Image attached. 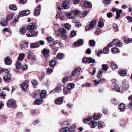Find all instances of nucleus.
I'll list each match as a JSON object with an SVG mask.
<instances>
[{"label":"nucleus","mask_w":132,"mask_h":132,"mask_svg":"<svg viewBox=\"0 0 132 132\" xmlns=\"http://www.w3.org/2000/svg\"><path fill=\"white\" fill-rule=\"evenodd\" d=\"M91 85L90 83H89L87 82L86 83L84 84H83L82 85V87H90Z\"/></svg>","instance_id":"obj_54"},{"label":"nucleus","mask_w":132,"mask_h":132,"mask_svg":"<svg viewBox=\"0 0 132 132\" xmlns=\"http://www.w3.org/2000/svg\"><path fill=\"white\" fill-rule=\"evenodd\" d=\"M108 47L103 48V52L104 54H106L108 51Z\"/></svg>","instance_id":"obj_59"},{"label":"nucleus","mask_w":132,"mask_h":132,"mask_svg":"<svg viewBox=\"0 0 132 132\" xmlns=\"http://www.w3.org/2000/svg\"><path fill=\"white\" fill-rule=\"evenodd\" d=\"M28 82L26 80L21 85V88L22 89L23 91L25 92L28 90Z\"/></svg>","instance_id":"obj_2"},{"label":"nucleus","mask_w":132,"mask_h":132,"mask_svg":"<svg viewBox=\"0 0 132 132\" xmlns=\"http://www.w3.org/2000/svg\"><path fill=\"white\" fill-rule=\"evenodd\" d=\"M92 125V128H95L97 125L98 123L97 122H95L94 121H92L90 122Z\"/></svg>","instance_id":"obj_37"},{"label":"nucleus","mask_w":132,"mask_h":132,"mask_svg":"<svg viewBox=\"0 0 132 132\" xmlns=\"http://www.w3.org/2000/svg\"><path fill=\"white\" fill-rule=\"evenodd\" d=\"M46 93V91L45 90H43L40 95L41 97L44 98L45 97Z\"/></svg>","instance_id":"obj_30"},{"label":"nucleus","mask_w":132,"mask_h":132,"mask_svg":"<svg viewBox=\"0 0 132 132\" xmlns=\"http://www.w3.org/2000/svg\"><path fill=\"white\" fill-rule=\"evenodd\" d=\"M24 53H21L19 54L18 57V60L19 61H21L24 58Z\"/></svg>","instance_id":"obj_36"},{"label":"nucleus","mask_w":132,"mask_h":132,"mask_svg":"<svg viewBox=\"0 0 132 132\" xmlns=\"http://www.w3.org/2000/svg\"><path fill=\"white\" fill-rule=\"evenodd\" d=\"M92 119V117H90L87 119H84V120H83V121L84 123H87L88 121L91 120Z\"/></svg>","instance_id":"obj_43"},{"label":"nucleus","mask_w":132,"mask_h":132,"mask_svg":"<svg viewBox=\"0 0 132 132\" xmlns=\"http://www.w3.org/2000/svg\"><path fill=\"white\" fill-rule=\"evenodd\" d=\"M81 69L79 68H78L74 69L72 73V76H76L80 73Z\"/></svg>","instance_id":"obj_7"},{"label":"nucleus","mask_w":132,"mask_h":132,"mask_svg":"<svg viewBox=\"0 0 132 132\" xmlns=\"http://www.w3.org/2000/svg\"><path fill=\"white\" fill-rule=\"evenodd\" d=\"M112 11L113 12H117L116 13L117 16L115 17L116 19H118L119 18L120 16V13H121L122 12V10L121 9L118 10L117 9L114 8H112Z\"/></svg>","instance_id":"obj_3"},{"label":"nucleus","mask_w":132,"mask_h":132,"mask_svg":"<svg viewBox=\"0 0 132 132\" xmlns=\"http://www.w3.org/2000/svg\"><path fill=\"white\" fill-rule=\"evenodd\" d=\"M110 64L111 67L113 70H115L118 68V65L115 64L114 62H112L110 63Z\"/></svg>","instance_id":"obj_25"},{"label":"nucleus","mask_w":132,"mask_h":132,"mask_svg":"<svg viewBox=\"0 0 132 132\" xmlns=\"http://www.w3.org/2000/svg\"><path fill=\"white\" fill-rule=\"evenodd\" d=\"M63 97H59L57 99H56L55 103L56 104L60 105L62 104L63 102Z\"/></svg>","instance_id":"obj_13"},{"label":"nucleus","mask_w":132,"mask_h":132,"mask_svg":"<svg viewBox=\"0 0 132 132\" xmlns=\"http://www.w3.org/2000/svg\"><path fill=\"white\" fill-rule=\"evenodd\" d=\"M5 64L7 65H9L12 63V60L10 59V57L9 56H7L5 57L4 59Z\"/></svg>","instance_id":"obj_16"},{"label":"nucleus","mask_w":132,"mask_h":132,"mask_svg":"<svg viewBox=\"0 0 132 132\" xmlns=\"http://www.w3.org/2000/svg\"><path fill=\"white\" fill-rule=\"evenodd\" d=\"M98 126L99 127H103L105 126V125L103 122L101 121L98 123Z\"/></svg>","instance_id":"obj_48"},{"label":"nucleus","mask_w":132,"mask_h":132,"mask_svg":"<svg viewBox=\"0 0 132 132\" xmlns=\"http://www.w3.org/2000/svg\"><path fill=\"white\" fill-rule=\"evenodd\" d=\"M6 95V94L3 91H2L1 93H0V97H1L3 96V98L4 99L5 98V96Z\"/></svg>","instance_id":"obj_56"},{"label":"nucleus","mask_w":132,"mask_h":132,"mask_svg":"<svg viewBox=\"0 0 132 132\" xmlns=\"http://www.w3.org/2000/svg\"><path fill=\"white\" fill-rule=\"evenodd\" d=\"M88 60L89 61L88 63H94L95 62V60L94 59H93L90 57L88 58Z\"/></svg>","instance_id":"obj_47"},{"label":"nucleus","mask_w":132,"mask_h":132,"mask_svg":"<svg viewBox=\"0 0 132 132\" xmlns=\"http://www.w3.org/2000/svg\"><path fill=\"white\" fill-rule=\"evenodd\" d=\"M75 87L74 84L73 83H70L67 85V88L70 91L72 89Z\"/></svg>","instance_id":"obj_23"},{"label":"nucleus","mask_w":132,"mask_h":132,"mask_svg":"<svg viewBox=\"0 0 132 132\" xmlns=\"http://www.w3.org/2000/svg\"><path fill=\"white\" fill-rule=\"evenodd\" d=\"M69 130V128L67 127L63 128L60 130V132H67Z\"/></svg>","instance_id":"obj_44"},{"label":"nucleus","mask_w":132,"mask_h":132,"mask_svg":"<svg viewBox=\"0 0 132 132\" xmlns=\"http://www.w3.org/2000/svg\"><path fill=\"white\" fill-rule=\"evenodd\" d=\"M50 52V51L48 49L45 48H44L42 51L43 54L46 57H47L49 56L48 54Z\"/></svg>","instance_id":"obj_8"},{"label":"nucleus","mask_w":132,"mask_h":132,"mask_svg":"<svg viewBox=\"0 0 132 132\" xmlns=\"http://www.w3.org/2000/svg\"><path fill=\"white\" fill-rule=\"evenodd\" d=\"M39 46V44L38 43H35L30 44V46L31 48H38Z\"/></svg>","instance_id":"obj_22"},{"label":"nucleus","mask_w":132,"mask_h":132,"mask_svg":"<svg viewBox=\"0 0 132 132\" xmlns=\"http://www.w3.org/2000/svg\"><path fill=\"white\" fill-rule=\"evenodd\" d=\"M65 14L67 17L70 19H73L75 18V16L72 12H66Z\"/></svg>","instance_id":"obj_14"},{"label":"nucleus","mask_w":132,"mask_h":132,"mask_svg":"<svg viewBox=\"0 0 132 132\" xmlns=\"http://www.w3.org/2000/svg\"><path fill=\"white\" fill-rule=\"evenodd\" d=\"M83 41L82 39H79L76 42L74 43V45L76 47H78L82 45L83 43Z\"/></svg>","instance_id":"obj_10"},{"label":"nucleus","mask_w":132,"mask_h":132,"mask_svg":"<svg viewBox=\"0 0 132 132\" xmlns=\"http://www.w3.org/2000/svg\"><path fill=\"white\" fill-rule=\"evenodd\" d=\"M58 32L61 34L60 35H61L65 33L66 30L64 28H62V29L60 28Z\"/></svg>","instance_id":"obj_35"},{"label":"nucleus","mask_w":132,"mask_h":132,"mask_svg":"<svg viewBox=\"0 0 132 132\" xmlns=\"http://www.w3.org/2000/svg\"><path fill=\"white\" fill-rule=\"evenodd\" d=\"M37 75L39 80H42L43 79L45 76V74L44 72H38L37 73Z\"/></svg>","instance_id":"obj_15"},{"label":"nucleus","mask_w":132,"mask_h":132,"mask_svg":"<svg viewBox=\"0 0 132 132\" xmlns=\"http://www.w3.org/2000/svg\"><path fill=\"white\" fill-rule=\"evenodd\" d=\"M70 123L68 121H64L62 124V126L64 127H67V126L70 125Z\"/></svg>","instance_id":"obj_55"},{"label":"nucleus","mask_w":132,"mask_h":132,"mask_svg":"<svg viewBox=\"0 0 132 132\" xmlns=\"http://www.w3.org/2000/svg\"><path fill=\"white\" fill-rule=\"evenodd\" d=\"M84 5L85 6L88 8H91L92 7L91 3L88 1H85L84 3Z\"/></svg>","instance_id":"obj_18"},{"label":"nucleus","mask_w":132,"mask_h":132,"mask_svg":"<svg viewBox=\"0 0 132 132\" xmlns=\"http://www.w3.org/2000/svg\"><path fill=\"white\" fill-rule=\"evenodd\" d=\"M130 40L128 38H126L124 40V42L126 44H128L129 42H130Z\"/></svg>","instance_id":"obj_62"},{"label":"nucleus","mask_w":132,"mask_h":132,"mask_svg":"<svg viewBox=\"0 0 132 132\" xmlns=\"http://www.w3.org/2000/svg\"><path fill=\"white\" fill-rule=\"evenodd\" d=\"M76 128V127L74 126H72L69 129V130L70 131V132H73L75 131V129Z\"/></svg>","instance_id":"obj_60"},{"label":"nucleus","mask_w":132,"mask_h":132,"mask_svg":"<svg viewBox=\"0 0 132 132\" xmlns=\"http://www.w3.org/2000/svg\"><path fill=\"white\" fill-rule=\"evenodd\" d=\"M28 45V42H25L23 43V44L20 45V48L21 49L25 48L27 47Z\"/></svg>","instance_id":"obj_28"},{"label":"nucleus","mask_w":132,"mask_h":132,"mask_svg":"<svg viewBox=\"0 0 132 132\" xmlns=\"http://www.w3.org/2000/svg\"><path fill=\"white\" fill-rule=\"evenodd\" d=\"M40 9V5H38L37 9L35 10L34 12V14L36 16H38L39 15Z\"/></svg>","instance_id":"obj_12"},{"label":"nucleus","mask_w":132,"mask_h":132,"mask_svg":"<svg viewBox=\"0 0 132 132\" xmlns=\"http://www.w3.org/2000/svg\"><path fill=\"white\" fill-rule=\"evenodd\" d=\"M63 93L64 94L67 95L68 93H70L71 91L67 88H65L63 89Z\"/></svg>","instance_id":"obj_33"},{"label":"nucleus","mask_w":132,"mask_h":132,"mask_svg":"<svg viewBox=\"0 0 132 132\" xmlns=\"http://www.w3.org/2000/svg\"><path fill=\"white\" fill-rule=\"evenodd\" d=\"M19 18V16L18 15H16L15 16L14 19H13V21L14 22H16L18 20V19Z\"/></svg>","instance_id":"obj_61"},{"label":"nucleus","mask_w":132,"mask_h":132,"mask_svg":"<svg viewBox=\"0 0 132 132\" xmlns=\"http://www.w3.org/2000/svg\"><path fill=\"white\" fill-rule=\"evenodd\" d=\"M63 54L61 53H58L57 55V58L59 59H61L63 57Z\"/></svg>","instance_id":"obj_52"},{"label":"nucleus","mask_w":132,"mask_h":132,"mask_svg":"<svg viewBox=\"0 0 132 132\" xmlns=\"http://www.w3.org/2000/svg\"><path fill=\"white\" fill-rule=\"evenodd\" d=\"M28 54L27 56V57L30 59H31L33 61H35L36 60V59L35 57L32 55H30V53L28 52Z\"/></svg>","instance_id":"obj_40"},{"label":"nucleus","mask_w":132,"mask_h":132,"mask_svg":"<svg viewBox=\"0 0 132 132\" xmlns=\"http://www.w3.org/2000/svg\"><path fill=\"white\" fill-rule=\"evenodd\" d=\"M19 32L20 34H22L24 33L25 31V27L23 26L20 28L19 30Z\"/></svg>","instance_id":"obj_46"},{"label":"nucleus","mask_w":132,"mask_h":132,"mask_svg":"<svg viewBox=\"0 0 132 132\" xmlns=\"http://www.w3.org/2000/svg\"><path fill=\"white\" fill-rule=\"evenodd\" d=\"M125 107V106L124 104L123 103H121L120 104L118 107V108L120 110V111L123 112L124 111Z\"/></svg>","instance_id":"obj_24"},{"label":"nucleus","mask_w":132,"mask_h":132,"mask_svg":"<svg viewBox=\"0 0 132 132\" xmlns=\"http://www.w3.org/2000/svg\"><path fill=\"white\" fill-rule=\"evenodd\" d=\"M111 51L114 54H116L120 52V51L116 47L113 48L112 49Z\"/></svg>","instance_id":"obj_32"},{"label":"nucleus","mask_w":132,"mask_h":132,"mask_svg":"<svg viewBox=\"0 0 132 132\" xmlns=\"http://www.w3.org/2000/svg\"><path fill=\"white\" fill-rule=\"evenodd\" d=\"M73 13L74 14V15L76 16H79L80 17H81V12L77 10H75L73 11Z\"/></svg>","instance_id":"obj_21"},{"label":"nucleus","mask_w":132,"mask_h":132,"mask_svg":"<svg viewBox=\"0 0 132 132\" xmlns=\"http://www.w3.org/2000/svg\"><path fill=\"white\" fill-rule=\"evenodd\" d=\"M102 116V114L99 113L98 114H96L94 113L93 116V119L95 120H97L99 119Z\"/></svg>","instance_id":"obj_19"},{"label":"nucleus","mask_w":132,"mask_h":132,"mask_svg":"<svg viewBox=\"0 0 132 132\" xmlns=\"http://www.w3.org/2000/svg\"><path fill=\"white\" fill-rule=\"evenodd\" d=\"M56 65V62L55 61H51L50 63V66L52 67H54Z\"/></svg>","instance_id":"obj_39"},{"label":"nucleus","mask_w":132,"mask_h":132,"mask_svg":"<svg viewBox=\"0 0 132 132\" xmlns=\"http://www.w3.org/2000/svg\"><path fill=\"white\" fill-rule=\"evenodd\" d=\"M14 15L11 13L7 15L6 18V20L7 21H8L11 20L13 17Z\"/></svg>","instance_id":"obj_31"},{"label":"nucleus","mask_w":132,"mask_h":132,"mask_svg":"<svg viewBox=\"0 0 132 132\" xmlns=\"http://www.w3.org/2000/svg\"><path fill=\"white\" fill-rule=\"evenodd\" d=\"M31 83L34 86H36L38 84V82L36 80H32L31 81Z\"/></svg>","instance_id":"obj_49"},{"label":"nucleus","mask_w":132,"mask_h":132,"mask_svg":"<svg viewBox=\"0 0 132 132\" xmlns=\"http://www.w3.org/2000/svg\"><path fill=\"white\" fill-rule=\"evenodd\" d=\"M114 89L117 92H119L120 91V88L118 85L117 84L115 85Z\"/></svg>","instance_id":"obj_57"},{"label":"nucleus","mask_w":132,"mask_h":132,"mask_svg":"<svg viewBox=\"0 0 132 132\" xmlns=\"http://www.w3.org/2000/svg\"><path fill=\"white\" fill-rule=\"evenodd\" d=\"M30 13V11L27 10L26 11H21L19 12V16L22 17L24 16L28 15Z\"/></svg>","instance_id":"obj_5"},{"label":"nucleus","mask_w":132,"mask_h":132,"mask_svg":"<svg viewBox=\"0 0 132 132\" xmlns=\"http://www.w3.org/2000/svg\"><path fill=\"white\" fill-rule=\"evenodd\" d=\"M104 26L103 22L101 21H100L98 23V26L99 27L101 28Z\"/></svg>","instance_id":"obj_50"},{"label":"nucleus","mask_w":132,"mask_h":132,"mask_svg":"<svg viewBox=\"0 0 132 132\" xmlns=\"http://www.w3.org/2000/svg\"><path fill=\"white\" fill-rule=\"evenodd\" d=\"M27 28L28 30L30 31H33L35 29H36L37 27H35L34 23H31L28 24L27 26Z\"/></svg>","instance_id":"obj_4"},{"label":"nucleus","mask_w":132,"mask_h":132,"mask_svg":"<svg viewBox=\"0 0 132 132\" xmlns=\"http://www.w3.org/2000/svg\"><path fill=\"white\" fill-rule=\"evenodd\" d=\"M127 71L125 70H120L119 71V73L121 76L124 77L126 76Z\"/></svg>","instance_id":"obj_20"},{"label":"nucleus","mask_w":132,"mask_h":132,"mask_svg":"<svg viewBox=\"0 0 132 132\" xmlns=\"http://www.w3.org/2000/svg\"><path fill=\"white\" fill-rule=\"evenodd\" d=\"M90 46H94L95 45V42L94 40H90L89 41Z\"/></svg>","instance_id":"obj_42"},{"label":"nucleus","mask_w":132,"mask_h":132,"mask_svg":"<svg viewBox=\"0 0 132 132\" xmlns=\"http://www.w3.org/2000/svg\"><path fill=\"white\" fill-rule=\"evenodd\" d=\"M43 101V100L41 98L37 99L35 101V103L37 105H39Z\"/></svg>","instance_id":"obj_29"},{"label":"nucleus","mask_w":132,"mask_h":132,"mask_svg":"<svg viewBox=\"0 0 132 132\" xmlns=\"http://www.w3.org/2000/svg\"><path fill=\"white\" fill-rule=\"evenodd\" d=\"M46 39L48 42L50 43H52L54 40L50 36L46 37Z\"/></svg>","instance_id":"obj_38"},{"label":"nucleus","mask_w":132,"mask_h":132,"mask_svg":"<svg viewBox=\"0 0 132 132\" xmlns=\"http://www.w3.org/2000/svg\"><path fill=\"white\" fill-rule=\"evenodd\" d=\"M9 8L11 10H17V7L14 4L10 5L9 6Z\"/></svg>","instance_id":"obj_34"},{"label":"nucleus","mask_w":132,"mask_h":132,"mask_svg":"<svg viewBox=\"0 0 132 132\" xmlns=\"http://www.w3.org/2000/svg\"><path fill=\"white\" fill-rule=\"evenodd\" d=\"M76 31L74 30H72L71 32L70 36L71 38H72L76 36Z\"/></svg>","instance_id":"obj_45"},{"label":"nucleus","mask_w":132,"mask_h":132,"mask_svg":"<svg viewBox=\"0 0 132 132\" xmlns=\"http://www.w3.org/2000/svg\"><path fill=\"white\" fill-rule=\"evenodd\" d=\"M69 1H64L63 2L62 5L64 9H67L69 7Z\"/></svg>","instance_id":"obj_9"},{"label":"nucleus","mask_w":132,"mask_h":132,"mask_svg":"<svg viewBox=\"0 0 132 132\" xmlns=\"http://www.w3.org/2000/svg\"><path fill=\"white\" fill-rule=\"evenodd\" d=\"M61 91L62 90L61 88V86H60L56 87L54 89L50 91V93L53 94L55 93L56 92L58 93H60L61 92Z\"/></svg>","instance_id":"obj_6"},{"label":"nucleus","mask_w":132,"mask_h":132,"mask_svg":"<svg viewBox=\"0 0 132 132\" xmlns=\"http://www.w3.org/2000/svg\"><path fill=\"white\" fill-rule=\"evenodd\" d=\"M1 24L3 26H5L7 25V23L6 21H4L1 22Z\"/></svg>","instance_id":"obj_64"},{"label":"nucleus","mask_w":132,"mask_h":132,"mask_svg":"<svg viewBox=\"0 0 132 132\" xmlns=\"http://www.w3.org/2000/svg\"><path fill=\"white\" fill-rule=\"evenodd\" d=\"M6 104L8 108H13L14 109H15L16 107L15 101L12 99L9 100Z\"/></svg>","instance_id":"obj_1"},{"label":"nucleus","mask_w":132,"mask_h":132,"mask_svg":"<svg viewBox=\"0 0 132 132\" xmlns=\"http://www.w3.org/2000/svg\"><path fill=\"white\" fill-rule=\"evenodd\" d=\"M87 14V11L86 10H85L83 12L82 14H81V17H82L83 18L85 17L86 16Z\"/></svg>","instance_id":"obj_53"},{"label":"nucleus","mask_w":132,"mask_h":132,"mask_svg":"<svg viewBox=\"0 0 132 132\" xmlns=\"http://www.w3.org/2000/svg\"><path fill=\"white\" fill-rule=\"evenodd\" d=\"M102 69L105 71H106L108 69V67L106 64H103L102 65Z\"/></svg>","instance_id":"obj_51"},{"label":"nucleus","mask_w":132,"mask_h":132,"mask_svg":"<svg viewBox=\"0 0 132 132\" xmlns=\"http://www.w3.org/2000/svg\"><path fill=\"white\" fill-rule=\"evenodd\" d=\"M11 76L10 74H7L4 76L3 79L4 80L7 81L11 79Z\"/></svg>","instance_id":"obj_26"},{"label":"nucleus","mask_w":132,"mask_h":132,"mask_svg":"<svg viewBox=\"0 0 132 132\" xmlns=\"http://www.w3.org/2000/svg\"><path fill=\"white\" fill-rule=\"evenodd\" d=\"M65 28L68 30H70L71 28V26L69 23H67L64 25Z\"/></svg>","instance_id":"obj_41"},{"label":"nucleus","mask_w":132,"mask_h":132,"mask_svg":"<svg viewBox=\"0 0 132 132\" xmlns=\"http://www.w3.org/2000/svg\"><path fill=\"white\" fill-rule=\"evenodd\" d=\"M21 64V63L20 62H18L16 63L15 66L16 69H19V68Z\"/></svg>","instance_id":"obj_58"},{"label":"nucleus","mask_w":132,"mask_h":132,"mask_svg":"<svg viewBox=\"0 0 132 132\" xmlns=\"http://www.w3.org/2000/svg\"><path fill=\"white\" fill-rule=\"evenodd\" d=\"M38 32L35 31L33 33L31 31L28 32L26 34V36L29 37H34L38 34Z\"/></svg>","instance_id":"obj_11"},{"label":"nucleus","mask_w":132,"mask_h":132,"mask_svg":"<svg viewBox=\"0 0 132 132\" xmlns=\"http://www.w3.org/2000/svg\"><path fill=\"white\" fill-rule=\"evenodd\" d=\"M114 45H117L118 42H119V40L117 39H115L112 41Z\"/></svg>","instance_id":"obj_63"},{"label":"nucleus","mask_w":132,"mask_h":132,"mask_svg":"<svg viewBox=\"0 0 132 132\" xmlns=\"http://www.w3.org/2000/svg\"><path fill=\"white\" fill-rule=\"evenodd\" d=\"M72 76H66L64 77L63 78L62 80V82L63 84H65L66 81H67L69 78L71 77Z\"/></svg>","instance_id":"obj_27"},{"label":"nucleus","mask_w":132,"mask_h":132,"mask_svg":"<svg viewBox=\"0 0 132 132\" xmlns=\"http://www.w3.org/2000/svg\"><path fill=\"white\" fill-rule=\"evenodd\" d=\"M96 21L94 20H93L90 22V23L89 24V26L91 28H94L96 26Z\"/></svg>","instance_id":"obj_17"}]
</instances>
